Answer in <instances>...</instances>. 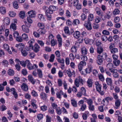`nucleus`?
I'll return each instance as SVG.
<instances>
[{"label": "nucleus", "mask_w": 122, "mask_h": 122, "mask_svg": "<svg viewBox=\"0 0 122 122\" xmlns=\"http://www.w3.org/2000/svg\"><path fill=\"white\" fill-rule=\"evenodd\" d=\"M57 9L55 6L51 5L50 6L49 8H48L47 10H46L45 12V15L48 20H51V14H52L53 11L56 10Z\"/></svg>", "instance_id": "nucleus-1"}, {"label": "nucleus", "mask_w": 122, "mask_h": 122, "mask_svg": "<svg viewBox=\"0 0 122 122\" xmlns=\"http://www.w3.org/2000/svg\"><path fill=\"white\" fill-rule=\"evenodd\" d=\"M26 66L28 68L31 66V63L29 60H26L25 62H23V67H25Z\"/></svg>", "instance_id": "nucleus-26"}, {"label": "nucleus", "mask_w": 122, "mask_h": 122, "mask_svg": "<svg viewBox=\"0 0 122 122\" xmlns=\"http://www.w3.org/2000/svg\"><path fill=\"white\" fill-rule=\"evenodd\" d=\"M71 51L72 53H74L75 54H76L77 51L76 47L74 46H72L71 48Z\"/></svg>", "instance_id": "nucleus-45"}, {"label": "nucleus", "mask_w": 122, "mask_h": 122, "mask_svg": "<svg viewBox=\"0 0 122 122\" xmlns=\"http://www.w3.org/2000/svg\"><path fill=\"white\" fill-rule=\"evenodd\" d=\"M31 49L33 50L35 52L37 53L39 51L40 49V47L36 43L33 46V49Z\"/></svg>", "instance_id": "nucleus-9"}, {"label": "nucleus", "mask_w": 122, "mask_h": 122, "mask_svg": "<svg viewBox=\"0 0 122 122\" xmlns=\"http://www.w3.org/2000/svg\"><path fill=\"white\" fill-rule=\"evenodd\" d=\"M91 23L89 21H86L84 24V26L88 30H90L92 29Z\"/></svg>", "instance_id": "nucleus-4"}, {"label": "nucleus", "mask_w": 122, "mask_h": 122, "mask_svg": "<svg viewBox=\"0 0 122 122\" xmlns=\"http://www.w3.org/2000/svg\"><path fill=\"white\" fill-rule=\"evenodd\" d=\"M29 40L27 35L23 33V41H27Z\"/></svg>", "instance_id": "nucleus-64"}, {"label": "nucleus", "mask_w": 122, "mask_h": 122, "mask_svg": "<svg viewBox=\"0 0 122 122\" xmlns=\"http://www.w3.org/2000/svg\"><path fill=\"white\" fill-rule=\"evenodd\" d=\"M89 114V113L88 112L86 111L83 114L82 117L84 120H86L87 119Z\"/></svg>", "instance_id": "nucleus-27"}, {"label": "nucleus", "mask_w": 122, "mask_h": 122, "mask_svg": "<svg viewBox=\"0 0 122 122\" xmlns=\"http://www.w3.org/2000/svg\"><path fill=\"white\" fill-rule=\"evenodd\" d=\"M30 18H30L29 17H27V20L28 23H27V22L26 21H24L25 25H26L27 27H30V24L32 23V20Z\"/></svg>", "instance_id": "nucleus-7"}, {"label": "nucleus", "mask_w": 122, "mask_h": 122, "mask_svg": "<svg viewBox=\"0 0 122 122\" xmlns=\"http://www.w3.org/2000/svg\"><path fill=\"white\" fill-rule=\"evenodd\" d=\"M13 6L14 8L15 9H17L19 6L17 2L16 1H14L13 3Z\"/></svg>", "instance_id": "nucleus-60"}, {"label": "nucleus", "mask_w": 122, "mask_h": 122, "mask_svg": "<svg viewBox=\"0 0 122 122\" xmlns=\"http://www.w3.org/2000/svg\"><path fill=\"white\" fill-rule=\"evenodd\" d=\"M64 31L65 34L67 35H70V33L69 30V27L68 26H65L64 28Z\"/></svg>", "instance_id": "nucleus-25"}, {"label": "nucleus", "mask_w": 122, "mask_h": 122, "mask_svg": "<svg viewBox=\"0 0 122 122\" xmlns=\"http://www.w3.org/2000/svg\"><path fill=\"white\" fill-rule=\"evenodd\" d=\"M71 104L74 107L77 106V103L76 101L74 99L71 100Z\"/></svg>", "instance_id": "nucleus-49"}, {"label": "nucleus", "mask_w": 122, "mask_h": 122, "mask_svg": "<svg viewBox=\"0 0 122 122\" xmlns=\"http://www.w3.org/2000/svg\"><path fill=\"white\" fill-rule=\"evenodd\" d=\"M80 35V33L78 31H75L73 34L74 37L76 38H79Z\"/></svg>", "instance_id": "nucleus-28"}, {"label": "nucleus", "mask_w": 122, "mask_h": 122, "mask_svg": "<svg viewBox=\"0 0 122 122\" xmlns=\"http://www.w3.org/2000/svg\"><path fill=\"white\" fill-rule=\"evenodd\" d=\"M43 117V115L42 114H39L37 115V117L39 120H40L42 119Z\"/></svg>", "instance_id": "nucleus-63"}, {"label": "nucleus", "mask_w": 122, "mask_h": 122, "mask_svg": "<svg viewBox=\"0 0 122 122\" xmlns=\"http://www.w3.org/2000/svg\"><path fill=\"white\" fill-rule=\"evenodd\" d=\"M94 19V16L93 14L90 13L88 16V21L90 22L92 21Z\"/></svg>", "instance_id": "nucleus-32"}, {"label": "nucleus", "mask_w": 122, "mask_h": 122, "mask_svg": "<svg viewBox=\"0 0 122 122\" xmlns=\"http://www.w3.org/2000/svg\"><path fill=\"white\" fill-rule=\"evenodd\" d=\"M113 63L114 66H118L120 64V61L119 60L117 59V60H113Z\"/></svg>", "instance_id": "nucleus-31"}, {"label": "nucleus", "mask_w": 122, "mask_h": 122, "mask_svg": "<svg viewBox=\"0 0 122 122\" xmlns=\"http://www.w3.org/2000/svg\"><path fill=\"white\" fill-rule=\"evenodd\" d=\"M40 97L41 99L45 100L47 98V95L45 93L42 92L40 94Z\"/></svg>", "instance_id": "nucleus-12"}, {"label": "nucleus", "mask_w": 122, "mask_h": 122, "mask_svg": "<svg viewBox=\"0 0 122 122\" xmlns=\"http://www.w3.org/2000/svg\"><path fill=\"white\" fill-rule=\"evenodd\" d=\"M84 98L86 100V102L87 103L88 106L92 104L93 101L92 99L90 98L87 99V98Z\"/></svg>", "instance_id": "nucleus-43"}, {"label": "nucleus", "mask_w": 122, "mask_h": 122, "mask_svg": "<svg viewBox=\"0 0 122 122\" xmlns=\"http://www.w3.org/2000/svg\"><path fill=\"white\" fill-rule=\"evenodd\" d=\"M28 89V86L27 85L23 83V91L25 92H27Z\"/></svg>", "instance_id": "nucleus-58"}, {"label": "nucleus", "mask_w": 122, "mask_h": 122, "mask_svg": "<svg viewBox=\"0 0 122 122\" xmlns=\"http://www.w3.org/2000/svg\"><path fill=\"white\" fill-rule=\"evenodd\" d=\"M31 93L32 96L34 97H37L38 96L37 92L34 90H31Z\"/></svg>", "instance_id": "nucleus-23"}, {"label": "nucleus", "mask_w": 122, "mask_h": 122, "mask_svg": "<svg viewBox=\"0 0 122 122\" xmlns=\"http://www.w3.org/2000/svg\"><path fill=\"white\" fill-rule=\"evenodd\" d=\"M113 66V64L112 63H109L107 65V69H108L110 71L113 69H112Z\"/></svg>", "instance_id": "nucleus-33"}, {"label": "nucleus", "mask_w": 122, "mask_h": 122, "mask_svg": "<svg viewBox=\"0 0 122 122\" xmlns=\"http://www.w3.org/2000/svg\"><path fill=\"white\" fill-rule=\"evenodd\" d=\"M56 109V112L58 115H60L61 113V110L60 107H58Z\"/></svg>", "instance_id": "nucleus-56"}, {"label": "nucleus", "mask_w": 122, "mask_h": 122, "mask_svg": "<svg viewBox=\"0 0 122 122\" xmlns=\"http://www.w3.org/2000/svg\"><path fill=\"white\" fill-rule=\"evenodd\" d=\"M28 81L31 82L33 84H34L35 83V80L33 78L32 75H29L28 76Z\"/></svg>", "instance_id": "nucleus-13"}, {"label": "nucleus", "mask_w": 122, "mask_h": 122, "mask_svg": "<svg viewBox=\"0 0 122 122\" xmlns=\"http://www.w3.org/2000/svg\"><path fill=\"white\" fill-rule=\"evenodd\" d=\"M95 11L96 14L99 16L101 17L102 18L103 16V13L102 11L98 7H97L95 9Z\"/></svg>", "instance_id": "nucleus-5"}, {"label": "nucleus", "mask_w": 122, "mask_h": 122, "mask_svg": "<svg viewBox=\"0 0 122 122\" xmlns=\"http://www.w3.org/2000/svg\"><path fill=\"white\" fill-rule=\"evenodd\" d=\"M76 79H77L78 81H79L80 85L81 86L83 85V81L81 76H79Z\"/></svg>", "instance_id": "nucleus-41"}, {"label": "nucleus", "mask_w": 122, "mask_h": 122, "mask_svg": "<svg viewBox=\"0 0 122 122\" xmlns=\"http://www.w3.org/2000/svg\"><path fill=\"white\" fill-rule=\"evenodd\" d=\"M113 99L112 97H107L105 98V100L107 101V105L108 104L109 101H112Z\"/></svg>", "instance_id": "nucleus-40"}, {"label": "nucleus", "mask_w": 122, "mask_h": 122, "mask_svg": "<svg viewBox=\"0 0 122 122\" xmlns=\"http://www.w3.org/2000/svg\"><path fill=\"white\" fill-rule=\"evenodd\" d=\"M95 22L97 23H99L101 20V18L99 16H97L95 19Z\"/></svg>", "instance_id": "nucleus-54"}, {"label": "nucleus", "mask_w": 122, "mask_h": 122, "mask_svg": "<svg viewBox=\"0 0 122 122\" xmlns=\"http://www.w3.org/2000/svg\"><path fill=\"white\" fill-rule=\"evenodd\" d=\"M120 12V10L118 8L114 9L112 12L113 14L114 15H116L118 14Z\"/></svg>", "instance_id": "nucleus-37"}, {"label": "nucleus", "mask_w": 122, "mask_h": 122, "mask_svg": "<svg viewBox=\"0 0 122 122\" xmlns=\"http://www.w3.org/2000/svg\"><path fill=\"white\" fill-rule=\"evenodd\" d=\"M66 16L68 18L70 17L71 16V13L69 11L67 10L66 11Z\"/></svg>", "instance_id": "nucleus-61"}, {"label": "nucleus", "mask_w": 122, "mask_h": 122, "mask_svg": "<svg viewBox=\"0 0 122 122\" xmlns=\"http://www.w3.org/2000/svg\"><path fill=\"white\" fill-rule=\"evenodd\" d=\"M63 94V92L62 90H60L59 92H57L56 93L57 97L59 99H61V95Z\"/></svg>", "instance_id": "nucleus-30"}, {"label": "nucleus", "mask_w": 122, "mask_h": 122, "mask_svg": "<svg viewBox=\"0 0 122 122\" xmlns=\"http://www.w3.org/2000/svg\"><path fill=\"white\" fill-rule=\"evenodd\" d=\"M96 45L98 46L97 48V52L99 54L101 53L103 51V49L102 47L100 46L99 44L97 43H96Z\"/></svg>", "instance_id": "nucleus-19"}, {"label": "nucleus", "mask_w": 122, "mask_h": 122, "mask_svg": "<svg viewBox=\"0 0 122 122\" xmlns=\"http://www.w3.org/2000/svg\"><path fill=\"white\" fill-rule=\"evenodd\" d=\"M83 95H86V90L85 88L83 87H81L80 91Z\"/></svg>", "instance_id": "nucleus-35"}, {"label": "nucleus", "mask_w": 122, "mask_h": 122, "mask_svg": "<svg viewBox=\"0 0 122 122\" xmlns=\"http://www.w3.org/2000/svg\"><path fill=\"white\" fill-rule=\"evenodd\" d=\"M98 77L99 79L102 81H103L104 80V78L103 75L101 73L98 74Z\"/></svg>", "instance_id": "nucleus-38"}, {"label": "nucleus", "mask_w": 122, "mask_h": 122, "mask_svg": "<svg viewBox=\"0 0 122 122\" xmlns=\"http://www.w3.org/2000/svg\"><path fill=\"white\" fill-rule=\"evenodd\" d=\"M15 46L17 47L19 49L21 50V53L23 55V44L21 43H20L18 44H17Z\"/></svg>", "instance_id": "nucleus-16"}, {"label": "nucleus", "mask_w": 122, "mask_h": 122, "mask_svg": "<svg viewBox=\"0 0 122 122\" xmlns=\"http://www.w3.org/2000/svg\"><path fill=\"white\" fill-rule=\"evenodd\" d=\"M5 30V27L3 25H1L0 27V34H2L3 31H4Z\"/></svg>", "instance_id": "nucleus-57"}, {"label": "nucleus", "mask_w": 122, "mask_h": 122, "mask_svg": "<svg viewBox=\"0 0 122 122\" xmlns=\"http://www.w3.org/2000/svg\"><path fill=\"white\" fill-rule=\"evenodd\" d=\"M86 83L87 86L89 87H91L92 86V81L91 79H88L86 81Z\"/></svg>", "instance_id": "nucleus-22"}, {"label": "nucleus", "mask_w": 122, "mask_h": 122, "mask_svg": "<svg viewBox=\"0 0 122 122\" xmlns=\"http://www.w3.org/2000/svg\"><path fill=\"white\" fill-rule=\"evenodd\" d=\"M3 23L6 25H8L10 23V19L8 17H6L3 20Z\"/></svg>", "instance_id": "nucleus-21"}, {"label": "nucleus", "mask_w": 122, "mask_h": 122, "mask_svg": "<svg viewBox=\"0 0 122 122\" xmlns=\"http://www.w3.org/2000/svg\"><path fill=\"white\" fill-rule=\"evenodd\" d=\"M73 6L76 8L77 10H79L81 8V5L79 3L76 4Z\"/></svg>", "instance_id": "nucleus-48"}, {"label": "nucleus", "mask_w": 122, "mask_h": 122, "mask_svg": "<svg viewBox=\"0 0 122 122\" xmlns=\"http://www.w3.org/2000/svg\"><path fill=\"white\" fill-rule=\"evenodd\" d=\"M58 86L59 87L61 86L62 85V82L61 79H58L57 81Z\"/></svg>", "instance_id": "nucleus-62"}, {"label": "nucleus", "mask_w": 122, "mask_h": 122, "mask_svg": "<svg viewBox=\"0 0 122 122\" xmlns=\"http://www.w3.org/2000/svg\"><path fill=\"white\" fill-rule=\"evenodd\" d=\"M87 35V34L86 32L85 31H83L81 33V41H79V43L80 42H82L83 41V38L82 37L86 36Z\"/></svg>", "instance_id": "nucleus-50"}, {"label": "nucleus", "mask_w": 122, "mask_h": 122, "mask_svg": "<svg viewBox=\"0 0 122 122\" xmlns=\"http://www.w3.org/2000/svg\"><path fill=\"white\" fill-rule=\"evenodd\" d=\"M110 51L112 53L114 54L115 53H116L118 52V49L117 48H114L110 50Z\"/></svg>", "instance_id": "nucleus-53"}, {"label": "nucleus", "mask_w": 122, "mask_h": 122, "mask_svg": "<svg viewBox=\"0 0 122 122\" xmlns=\"http://www.w3.org/2000/svg\"><path fill=\"white\" fill-rule=\"evenodd\" d=\"M25 49H26V50H24V51H23L24 56H25L27 55L28 54V53L29 52V48L28 47H26Z\"/></svg>", "instance_id": "nucleus-52"}, {"label": "nucleus", "mask_w": 122, "mask_h": 122, "mask_svg": "<svg viewBox=\"0 0 122 122\" xmlns=\"http://www.w3.org/2000/svg\"><path fill=\"white\" fill-rule=\"evenodd\" d=\"M80 17L81 20L83 21L84 20L87 18L86 15L84 13L82 14Z\"/></svg>", "instance_id": "nucleus-55"}, {"label": "nucleus", "mask_w": 122, "mask_h": 122, "mask_svg": "<svg viewBox=\"0 0 122 122\" xmlns=\"http://www.w3.org/2000/svg\"><path fill=\"white\" fill-rule=\"evenodd\" d=\"M101 39L103 43H105L107 40L108 38L106 36L103 35L101 36Z\"/></svg>", "instance_id": "nucleus-34"}, {"label": "nucleus", "mask_w": 122, "mask_h": 122, "mask_svg": "<svg viewBox=\"0 0 122 122\" xmlns=\"http://www.w3.org/2000/svg\"><path fill=\"white\" fill-rule=\"evenodd\" d=\"M35 40L34 39H32L28 42L29 44V49H33V44Z\"/></svg>", "instance_id": "nucleus-20"}, {"label": "nucleus", "mask_w": 122, "mask_h": 122, "mask_svg": "<svg viewBox=\"0 0 122 122\" xmlns=\"http://www.w3.org/2000/svg\"><path fill=\"white\" fill-rule=\"evenodd\" d=\"M97 64L99 65H101L102 63L103 62V60L102 58H101V56L98 55L97 57Z\"/></svg>", "instance_id": "nucleus-17"}, {"label": "nucleus", "mask_w": 122, "mask_h": 122, "mask_svg": "<svg viewBox=\"0 0 122 122\" xmlns=\"http://www.w3.org/2000/svg\"><path fill=\"white\" fill-rule=\"evenodd\" d=\"M6 8L3 6L0 7V12L3 15L5 14L6 13Z\"/></svg>", "instance_id": "nucleus-29"}, {"label": "nucleus", "mask_w": 122, "mask_h": 122, "mask_svg": "<svg viewBox=\"0 0 122 122\" xmlns=\"http://www.w3.org/2000/svg\"><path fill=\"white\" fill-rule=\"evenodd\" d=\"M102 34L104 35H109L110 34V32L106 30H103L102 32Z\"/></svg>", "instance_id": "nucleus-51"}, {"label": "nucleus", "mask_w": 122, "mask_h": 122, "mask_svg": "<svg viewBox=\"0 0 122 122\" xmlns=\"http://www.w3.org/2000/svg\"><path fill=\"white\" fill-rule=\"evenodd\" d=\"M80 23V21L79 20L76 19L73 20L72 24L73 25H76L79 24Z\"/></svg>", "instance_id": "nucleus-39"}, {"label": "nucleus", "mask_w": 122, "mask_h": 122, "mask_svg": "<svg viewBox=\"0 0 122 122\" xmlns=\"http://www.w3.org/2000/svg\"><path fill=\"white\" fill-rule=\"evenodd\" d=\"M10 28L12 29L13 30H16V24L12 23L11 24L10 26Z\"/></svg>", "instance_id": "nucleus-47"}, {"label": "nucleus", "mask_w": 122, "mask_h": 122, "mask_svg": "<svg viewBox=\"0 0 122 122\" xmlns=\"http://www.w3.org/2000/svg\"><path fill=\"white\" fill-rule=\"evenodd\" d=\"M8 74L10 76H12L14 75V73L13 70L11 69H9L7 71Z\"/></svg>", "instance_id": "nucleus-44"}, {"label": "nucleus", "mask_w": 122, "mask_h": 122, "mask_svg": "<svg viewBox=\"0 0 122 122\" xmlns=\"http://www.w3.org/2000/svg\"><path fill=\"white\" fill-rule=\"evenodd\" d=\"M111 72L112 73V75L113 77L115 78H117L119 77V75L117 72L115 71V69H113L112 70Z\"/></svg>", "instance_id": "nucleus-18"}, {"label": "nucleus", "mask_w": 122, "mask_h": 122, "mask_svg": "<svg viewBox=\"0 0 122 122\" xmlns=\"http://www.w3.org/2000/svg\"><path fill=\"white\" fill-rule=\"evenodd\" d=\"M10 92H11L15 98H17L18 95L17 92H16L15 89V88H11L10 89Z\"/></svg>", "instance_id": "nucleus-15"}, {"label": "nucleus", "mask_w": 122, "mask_h": 122, "mask_svg": "<svg viewBox=\"0 0 122 122\" xmlns=\"http://www.w3.org/2000/svg\"><path fill=\"white\" fill-rule=\"evenodd\" d=\"M56 37L57 39L58 43V46L61 47L62 45V39L60 36L59 35H57Z\"/></svg>", "instance_id": "nucleus-14"}, {"label": "nucleus", "mask_w": 122, "mask_h": 122, "mask_svg": "<svg viewBox=\"0 0 122 122\" xmlns=\"http://www.w3.org/2000/svg\"><path fill=\"white\" fill-rule=\"evenodd\" d=\"M115 104L116 106V108H118V107H119L120 104V102L119 100H116L115 102Z\"/></svg>", "instance_id": "nucleus-46"}, {"label": "nucleus", "mask_w": 122, "mask_h": 122, "mask_svg": "<svg viewBox=\"0 0 122 122\" xmlns=\"http://www.w3.org/2000/svg\"><path fill=\"white\" fill-rule=\"evenodd\" d=\"M106 81L108 85L112 84V80L111 78H107L106 79Z\"/></svg>", "instance_id": "nucleus-36"}, {"label": "nucleus", "mask_w": 122, "mask_h": 122, "mask_svg": "<svg viewBox=\"0 0 122 122\" xmlns=\"http://www.w3.org/2000/svg\"><path fill=\"white\" fill-rule=\"evenodd\" d=\"M96 89L97 91H99L102 89V86L98 81H96L95 83Z\"/></svg>", "instance_id": "nucleus-11"}, {"label": "nucleus", "mask_w": 122, "mask_h": 122, "mask_svg": "<svg viewBox=\"0 0 122 122\" xmlns=\"http://www.w3.org/2000/svg\"><path fill=\"white\" fill-rule=\"evenodd\" d=\"M93 68L92 66L90 64H89L87 68L85 69L86 74H89L92 71Z\"/></svg>", "instance_id": "nucleus-10"}, {"label": "nucleus", "mask_w": 122, "mask_h": 122, "mask_svg": "<svg viewBox=\"0 0 122 122\" xmlns=\"http://www.w3.org/2000/svg\"><path fill=\"white\" fill-rule=\"evenodd\" d=\"M51 117L48 115L46 116V122H51Z\"/></svg>", "instance_id": "nucleus-59"}, {"label": "nucleus", "mask_w": 122, "mask_h": 122, "mask_svg": "<svg viewBox=\"0 0 122 122\" xmlns=\"http://www.w3.org/2000/svg\"><path fill=\"white\" fill-rule=\"evenodd\" d=\"M44 34H41L40 33L38 32L37 31H34L33 32V35L34 36L37 38H39L40 37V35H43Z\"/></svg>", "instance_id": "nucleus-42"}, {"label": "nucleus", "mask_w": 122, "mask_h": 122, "mask_svg": "<svg viewBox=\"0 0 122 122\" xmlns=\"http://www.w3.org/2000/svg\"><path fill=\"white\" fill-rule=\"evenodd\" d=\"M27 13L29 15V16L30 18H34L36 15V12L35 11L31 10L28 12Z\"/></svg>", "instance_id": "nucleus-8"}, {"label": "nucleus", "mask_w": 122, "mask_h": 122, "mask_svg": "<svg viewBox=\"0 0 122 122\" xmlns=\"http://www.w3.org/2000/svg\"><path fill=\"white\" fill-rule=\"evenodd\" d=\"M37 72H36V70L33 71L32 72L33 75L35 77L37 76V75L39 78H42L43 76L42 72V70L40 69H36Z\"/></svg>", "instance_id": "nucleus-2"}, {"label": "nucleus", "mask_w": 122, "mask_h": 122, "mask_svg": "<svg viewBox=\"0 0 122 122\" xmlns=\"http://www.w3.org/2000/svg\"><path fill=\"white\" fill-rule=\"evenodd\" d=\"M112 14L110 11L107 12L104 18H102L103 21L105 20L106 19L109 20L111 17Z\"/></svg>", "instance_id": "nucleus-6"}, {"label": "nucleus", "mask_w": 122, "mask_h": 122, "mask_svg": "<svg viewBox=\"0 0 122 122\" xmlns=\"http://www.w3.org/2000/svg\"><path fill=\"white\" fill-rule=\"evenodd\" d=\"M81 51L82 54L83 55H86L87 54V51L86 49L84 47L81 48Z\"/></svg>", "instance_id": "nucleus-24"}, {"label": "nucleus", "mask_w": 122, "mask_h": 122, "mask_svg": "<svg viewBox=\"0 0 122 122\" xmlns=\"http://www.w3.org/2000/svg\"><path fill=\"white\" fill-rule=\"evenodd\" d=\"M38 27L39 29L37 30L38 32L40 33L41 34H44L46 32L44 29L45 26L44 24L42 23L39 22L37 24Z\"/></svg>", "instance_id": "nucleus-3"}]
</instances>
